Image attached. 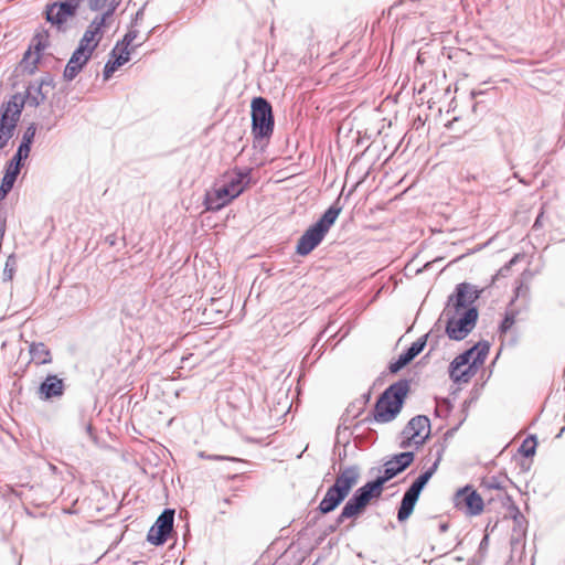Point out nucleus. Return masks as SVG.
Returning a JSON list of instances; mask_svg holds the SVG:
<instances>
[{
	"mask_svg": "<svg viewBox=\"0 0 565 565\" xmlns=\"http://www.w3.org/2000/svg\"><path fill=\"white\" fill-rule=\"evenodd\" d=\"M19 97L12 94L7 100L0 104V124L17 130L22 116V107L18 102Z\"/></svg>",
	"mask_w": 565,
	"mask_h": 565,
	"instance_id": "f3484780",
	"label": "nucleus"
},
{
	"mask_svg": "<svg viewBox=\"0 0 565 565\" xmlns=\"http://www.w3.org/2000/svg\"><path fill=\"white\" fill-rule=\"evenodd\" d=\"M355 430L356 429H354L353 427L351 429L350 427H347V426H342V425L338 426L337 431H335V441H334V447H333V454L335 455L337 449L340 445L343 446V449L338 451V459L333 461V466H332L333 468L335 467V465L338 462L342 463L345 460V458L348 456L347 447L350 445V438Z\"/></svg>",
	"mask_w": 565,
	"mask_h": 565,
	"instance_id": "4be33fe9",
	"label": "nucleus"
},
{
	"mask_svg": "<svg viewBox=\"0 0 565 565\" xmlns=\"http://www.w3.org/2000/svg\"><path fill=\"white\" fill-rule=\"evenodd\" d=\"M122 65L117 62L116 60H113L110 56L108 57L107 62L105 63L104 65V70H103V79L105 82L109 81L114 73L119 68L121 67Z\"/></svg>",
	"mask_w": 565,
	"mask_h": 565,
	"instance_id": "e433bc0d",
	"label": "nucleus"
},
{
	"mask_svg": "<svg viewBox=\"0 0 565 565\" xmlns=\"http://www.w3.org/2000/svg\"><path fill=\"white\" fill-rule=\"evenodd\" d=\"M36 131H38V124L30 122L22 131V135H26V137L35 140Z\"/></svg>",
	"mask_w": 565,
	"mask_h": 565,
	"instance_id": "864d4df0",
	"label": "nucleus"
},
{
	"mask_svg": "<svg viewBox=\"0 0 565 565\" xmlns=\"http://www.w3.org/2000/svg\"><path fill=\"white\" fill-rule=\"evenodd\" d=\"M38 84H41L42 87H55L54 76L51 73H45L39 81H35Z\"/></svg>",
	"mask_w": 565,
	"mask_h": 565,
	"instance_id": "09e8293b",
	"label": "nucleus"
},
{
	"mask_svg": "<svg viewBox=\"0 0 565 565\" xmlns=\"http://www.w3.org/2000/svg\"><path fill=\"white\" fill-rule=\"evenodd\" d=\"M34 87L33 83H29L25 90L23 93H15L14 96L19 97L18 102L19 105L22 107V110L24 109L25 105L30 107H39L41 104H43L46 99V96L38 97L32 93V89Z\"/></svg>",
	"mask_w": 565,
	"mask_h": 565,
	"instance_id": "a878e982",
	"label": "nucleus"
},
{
	"mask_svg": "<svg viewBox=\"0 0 565 565\" xmlns=\"http://www.w3.org/2000/svg\"><path fill=\"white\" fill-rule=\"evenodd\" d=\"M146 4L138 9V11L131 17L130 28H136L143 19Z\"/></svg>",
	"mask_w": 565,
	"mask_h": 565,
	"instance_id": "603ef678",
	"label": "nucleus"
},
{
	"mask_svg": "<svg viewBox=\"0 0 565 565\" xmlns=\"http://www.w3.org/2000/svg\"><path fill=\"white\" fill-rule=\"evenodd\" d=\"M434 449L436 450V458H435V461L433 462V465L430 467H435L436 466V470L438 469L439 467V463L443 459V455L446 450V445L444 443H437L434 445Z\"/></svg>",
	"mask_w": 565,
	"mask_h": 565,
	"instance_id": "c03bdc74",
	"label": "nucleus"
},
{
	"mask_svg": "<svg viewBox=\"0 0 565 565\" xmlns=\"http://www.w3.org/2000/svg\"><path fill=\"white\" fill-rule=\"evenodd\" d=\"M481 486L489 489V490H499L503 491L504 487L502 482L500 481V478L498 476H491L489 478H484L481 482Z\"/></svg>",
	"mask_w": 565,
	"mask_h": 565,
	"instance_id": "ea45409f",
	"label": "nucleus"
},
{
	"mask_svg": "<svg viewBox=\"0 0 565 565\" xmlns=\"http://www.w3.org/2000/svg\"><path fill=\"white\" fill-rule=\"evenodd\" d=\"M141 44L132 45L131 47L124 46L122 44H119V42H116L115 46L110 51L109 55L113 60H116L121 65H125L130 61V55L134 50L139 47Z\"/></svg>",
	"mask_w": 565,
	"mask_h": 565,
	"instance_id": "c85d7f7f",
	"label": "nucleus"
},
{
	"mask_svg": "<svg viewBox=\"0 0 565 565\" xmlns=\"http://www.w3.org/2000/svg\"><path fill=\"white\" fill-rule=\"evenodd\" d=\"M17 271V257L15 254H11L8 256L6 260V265L3 268V281H11Z\"/></svg>",
	"mask_w": 565,
	"mask_h": 565,
	"instance_id": "72a5a7b5",
	"label": "nucleus"
},
{
	"mask_svg": "<svg viewBox=\"0 0 565 565\" xmlns=\"http://www.w3.org/2000/svg\"><path fill=\"white\" fill-rule=\"evenodd\" d=\"M489 546V532H484L483 537L481 539L478 547V554L481 558L484 557Z\"/></svg>",
	"mask_w": 565,
	"mask_h": 565,
	"instance_id": "8fccbe9b",
	"label": "nucleus"
},
{
	"mask_svg": "<svg viewBox=\"0 0 565 565\" xmlns=\"http://www.w3.org/2000/svg\"><path fill=\"white\" fill-rule=\"evenodd\" d=\"M399 437H401V440L398 443V447L401 449H407L409 448L412 445H415L416 446V441H418V439H414L413 437H411L409 435H401L399 434Z\"/></svg>",
	"mask_w": 565,
	"mask_h": 565,
	"instance_id": "de8ad7c7",
	"label": "nucleus"
},
{
	"mask_svg": "<svg viewBox=\"0 0 565 565\" xmlns=\"http://www.w3.org/2000/svg\"><path fill=\"white\" fill-rule=\"evenodd\" d=\"M454 507L468 516L480 515L484 509L481 494L471 484L459 488L454 494Z\"/></svg>",
	"mask_w": 565,
	"mask_h": 565,
	"instance_id": "9d476101",
	"label": "nucleus"
},
{
	"mask_svg": "<svg viewBox=\"0 0 565 565\" xmlns=\"http://www.w3.org/2000/svg\"><path fill=\"white\" fill-rule=\"evenodd\" d=\"M33 143H34L33 139L26 137V135H22L17 150L30 156Z\"/></svg>",
	"mask_w": 565,
	"mask_h": 565,
	"instance_id": "79ce46f5",
	"label": "nucleus"
},
{
	"mask_svg": "<svg viewBox=\"0 0 565 565\" xmlns=\"http://www.w3.org/2000/svg\"><path fill=\"white\" fill-rule=\"evenodd\" d=\"M125 532H121L116 539L110 543L108 550L105 552L104 556L110 555L111 551L121 542Z\"/></svg>",
	"mask_w": 565,
	"mask_h": 565,
	"instance_id": "13d9d810",
	"label": "nucleus"
},
{
	"mask_svg": "<svg viewBox=\"0 0 565 565\" xmlns=\"http://www.w3.org/2000/svg\"><path fill=\"white\" fill-rule=\"evenodd\" d=\"M20 172H21V169H18V168L6 162L4 168H3V175L9 177L10 179L17 181Z\"/></svg>",
	"mask_w": 565,
	"mask_h": 565,
	"instance_id": "a18cd8bd",
	"label": "nucleus"
},
{
	"mask_svg": "<svg viewBox=\"0 0 565 565\" xmlns=\"http://www.w3.org/2000/svg\"><path fill=\"white\" fill-rule=\"evenodd\" d=\"M543 216H544V207H541L540 212H539V214H537V216H536V218H535V221H534V223L532 225V228L534 231H536L540 227H542V218H543Z\"/></svg>",
	"mask_w": 565,
	"mask_h": 565,
	"instance_id": "bf43d9fd",
	"label": "nucleus"
},
{
	"mask_svg": "<svg viewBox=\"0 0 565 565\" xmlns=\"http://www.w3.org/2000/svg\"><path fill=\"white\" fill-rule=\"evenodd\" d=\"M119 0H110L107 9L103 13L96 15L93 20L104 29H107L111 23V19L119 6Z\"/></svg>",
	"mask_w": 565,
	"mask_h": 565,
	"instance_id": "7c9ffc66",
	"label": "nucleus"
},
{
	"mask_svg": "<svg viewBox=\"0 0 565 565\" xmlns=\"http://www.w3.org/2000/svg\"><path fill=\"white\" fill-rule=\"evenodd\" d=\"M29 353L32 361L39 365L50 364L52 354L50 349L43 342H32L29 347Z\"/></svg>",
	"mask_w": 565,
	"mask_h": 565,
	"instance_id": "393cba45",
	"label": "nucleus"
},
{
	"mask_svg": "<svg viewBox=\"0 0 565 565\" xmlns=\"http://www.w3.org/2000/svg\"><path fill=\"white\" fill-rule=\"evenodd\" d=\"M65 393V382L56 374H47L40 383L38 394L42 401L60 398Z\"/></svg>",
	"mask_w": 565,
	"mask_h": 565,
	"instance_id": "2eb2a0df",
	"label": "nucleus"
},
{
	"mask_svg": "<svg viewBox=\"0 0 565 565\" xmlns=\"http://www.w3.org/2000/svg\"><path fill=\"white\" fill-rule=\"evenodd\" d=\"M503 503H509V512L514 521V526L512 530H516L518 527L521 530V527H523L526 524V520L524 515L520 512L519 508L514 504L511 497L508 495L505 492L503 497Z\"/></svg>",
	"mask_w": 565,
	"mask_h": 565,
	"instance_id": "2f4dec72",
	"label": "nucleus"
},
{
	"mask_svg": "<svg viewBox=\"0 0 565 565\" xmlns=\"http://www.w3.org/2000/svg\"><path fill=\"white\" fill-rule=\"evenodd\" d=\"M412 391V380L402 377L390 384L376 398L372 411L353 428L359 429L365 424H387L397 418L404 408Z\"/></svg>",
	"mask_w": 565,
	"mask_h": 565,
	"instance_id": "f03ea898",
	"label": "nucleus"
},
{
	"mask_svg": "<svg viewBox=\"0 0 565 565\" xmlns=\"http://www.w3.org/2000/svg\"><path fill=\"white\" fill-rule=\"evenodd\" d=\"M452 411V404L448 398H443L434 409V415L438 418H446Z\"/></svg>",
	"mask_w": 565,
	"mask_h": 565,
	"instance_id": "c9c22d12",
	"label": "nucleus"
},
{
	"mask_svg": "<svg viewBox=\"0 0 565 565\" xmlns=\"http://www.w3.org/2000/svg\"><path fill=\"white\" fill-rule=\"evenodd\" d=\"M93 54L89 52H85L79 50L77 46L73 51L68 62L66 63L63 71V78L66 82H72L76 78V76L83 71V68L88 64Z\"/></svg>",
	"mask_w": 565,
	"mask_h": 565,
	"instance_id": "a211bd4d",
	"label": "nucleus"
},
{
	"mask_svg": "<svg viewBox=\"0 0 565 565\" xmlns=\"http://www.w3.org/2000/svg\"><path fill=\"white\" fill-rule=\"evenodd\" d=\"M105 31L106 29H104L97 22L92 20L87 29L85 30L84 34L79 39L77 47L79 50L94 54L100 41L103 40Z\"/></svg>",
	"mask_w": 565,
	"mask_h": 565,
	"instance_id": "6ab92c4d",
	"label": "nucleus"
},
{
	"mask_svg": "<svg viewBox=\"0 0 565 565\" xmlns=\"http://www.w3.org/2000/svg\"><path fill=\"white\" fill-rule=\"evenodd\" d=\"M81 6L73 0H57L46 3L43 15L57 31H65L68 19L76 17Z\"/></svg>",
	"mask_w": 565,
	"mask_h": 565,
	"instance_id": "1a4fd4ad",
	"label": "nucleus"
},
{
	"mask_svg": "<svg viewBox=\"0 0 565 565\" xmlns=\"http://www.w3.org/2000/svg\"><path fill=\"white\" fill-rule=\"evenodd\" d=\"M537 446V436L535 434H530L519 446L518 454H520L525 459H532L536 454Z\"/></svg>",
	"mask_w": 565,
	"mask_h": 565,
	"instance_id": "cd10ccee",
	"label": "nucleus"
},
{
	"mask_svg": "<svg viewBox=\"0 0 565 565\" xmlns=\"http://www.w3.org/2000/svg\"><path fill=\"white\" fill-rule=\"evenodd\" d=\"M227 402L232 408L237 411L243 409L245 405L249 404V401L242 388L231 390L227 395Z\"/></svg>",
	"mask_w": 565,
	"mask_h": 565,
	"instance_id": "c756f323",
	"label": "nucleus"
},
{
	"mask_svg": "<svg viewBox=\"0 0 565 565\" xmlns=\"http://www.w3.org/2000/svg\"><path fill=\"white\" fill-rule=\"evenodd\" d=\"M19 97L12 94L7 100L0 104V124L17 130L22 116V107L18 102Z\"/></svg>",
	"mask_w": 565,
	"mask_h": 565,
	"instance_id": "dca6fc26",
	"label": "nucleus"
},
{
	"mask_svg": "<svg viewBox=\"0 0 565 565\" xmlns=\"http://www.w3.org/2000/svg\"><path fill=\"white\" fill-rule=\"evenodd\" d=\"M365 438H366L367 443L374 444L377 439L376 430L373 428H369L367 431L365 433Z\"/></svg>",
	"mask_w": 565,
	"mask_h": 565,
	"instance_id": "052dcab7",
	"label": "nucleus"
},
{
	"mask_svg": "<svg viewBox=\"0 0 565 565\" xmlns=\"http://www.w3.org/2000/svg\"><path fill=\"white\" fill-rule=\"evenodd\" d=\"M85 427V430L86 433L88 434V436L92 438V439H96V436L94 434V427H93V424L90 422L86 423L84 425Z\"/></svg>",
	"mask_w": 565,
	"mask_h": 565,
	"instance_id": "0e129e2a",
	"label": "nucleus"
},
{
	"mask_svg": "<svg viewBox=\"0 0 565 565\" xmlns=\"http://www.w3.org/2000/svg\"><path fill=\"white\" fill-rule=\"evenodd\" d=\"M516 535H512L511 537V553L512 555L520 550L522 554L525 548V536L527 532H514Z\"/></svg>",
	"mask_w": 565,
	"mask_h": 565,
	"instance_id": "f704fd0d",
	"label": "nucleus"
},
{
	"mask_svg": "<svg viewBox=\"0 0 565 565\" xmlns=\"http://www.w3.org/2000/svg\"><path fill=\"white\" fill-rule=\"evenodd\" d=\"M178 532H147L146 541L154 546H161L173 539Z\"/></svg>",
	"mask_w": 565,
	"mask_h": 565,
	"instance_id": "473e14b6",
	"label": "nucleus"
},
{
	"mask_svg": "<svg viewBox=\"0 0 565 565\" xmlns=\"http://www.w3.org/2000/svg\"><path fill=\"white\" fill-rule=\"evenodd\" d=\"M252 183V169L235 167L231 174H224L221 181L205 191L203 205L205 211L218 212L243 194Z\"/></svg>",
	"mask_w": 565,
	"mask_h": 565,
	"instance_id": "7ed1b4c3",
	"label": "nucleus"
},
{
	"mask_svg": "<svg viewBox=\"0 0 565 565\" xmlns=\"http://www.w3.org/2000/svg\"><path fill=\"white\" fill-rule=\"evenodd\" d=\"M50 44V31L44 28L36 30L29 43V46L34 51L35 61L42 62L44 52Z\"/></svg>",
	"mask_w": 565,
	"mask_h": 565,
	"instance_id": "5701e85b",
	"label": "nucleus"
},
{
	"mask_svg": "<svg viewBox=\"0 0 565 565\" xmlns=\"http://www.w3.org/2000/svg\"><path fill=\"white\" fill-rule=\"evenodd\" d=\"M465 420L466 416L455 427L448 429L444 435L445 439L452 437V435L459 429V427L462 425Z\"/></svg>",
	"mask_w": 565,
	"mask_h": 565,
	"instance_id": "680f3d73",
	"label": "nucleus"
},
{
	"mask_svg": "<svg viewBox=\"0 0 565 565\" xmlns=\"http://www.w3.org/2000/svg\"><path fill=\"white\" fill-rule=\"evenodd\" d=\"M522 257V254H515L509 262L505 263L507 266L511 269Z\"/></svg>",
	"mask_w": 565,
	"mask_h": 565,
	"instance_id": "69168bd1",
	"label": "nucleus"
},
{
	"mask_svg": "<svg viewBox=\"0 0 565 565\" xmlns=\"http://www.w3.org/2000/svg\"><path fill=\"white\" fill-rule=\"evenodd\" d=\"M175 509L164 508L149 530H174Z\"/></svg>",
	"mask_w": 565,
	"mask_h": 565,
	"instance_id": "bb28decb",
	"label": "nucleus"
},
{
	"mask_svg": "<svg viewBox=\"0 0 565 565\" xmlns=\"http://www.w3.org/2000/svg\"><path fill=\"white\" fill-rule=\"evenodd\" d=\"M342 209L340 196H338L318 220L309 225L301 234L297 241L295 254L301 257L311 254L323 242L324 237L337 222Z\"/></svg>",
	"mask_w": 565,
	"mask_h": 565,
	"instance_id": "39448f33",
	"label": "nucleus"
},
{
	"mask_svg": "<svg viewBox=\"0 0 565 565\" xmlns=\"http://www.w3.org/2000/svg\"><path fill=\"white\" fill-rule=\"evenodd\" d=\"M459 121H460V118H459V117H454L450 121H448V124L446 125V127H447L448 129H450V130H456V131H458L459 134H465V132L468 130V128H467V127H465V128H462V129H456V127H455V126H456V124H458Z\"/></svg>",
	"mask_w": 565,
	"mask_h": 565,
	"instance_id": "4d7b16f0",
	"label": "nucleus"
},
{
	"mask_svg": "<svg viewBox=\"0 0 565 565\" xmlns=\"http://www.w3.org/2000/svg\"><path fill=\"white\" fill-rule=\"evenodd\" d=\"M253 147L264 152L275 129V116L270 102L255 96L250 102Z\"/></svg>",
	"mask_w": 565,
	"mask_h": 565,
	"instance_id": "0eeeda50",
	"label": "nucleus"
},
{
	"mask_svg": "<svg viewBox=\"0 0 565 565\" xmlns=\"http://www.w3.org/2000/svg\"><path fill=\"white\" fill-rule=\"evenodd\" d=\"M34 84V87L32 89V93L38 96V97H42V96H46V93L43 92V87L41 86V84H38L35 81L32 82Z\"/></svg>",
	"mask_w": 565,
	"mask_h": 565,
	"instance_id": "e2e57ef3",
	"label": "nucleus"
},
{
	"mask_svg": "<svg viewBox=\"0 0 565 565\" xmlns=\"http://www.w3.org/2000/svg\"><path fill=\"white\" fill-rule=\"evenodd\" d=\"M139 31L136 28H128V31L124 34V36L118 40L119 44L124 46L131 47L132 42L137 39Z\"/></svg>",
	"mask_w": 565,
	"mask_h": 565,
	"instance_id": "a19ab883",
	"label": "nucleus"
},
{
	"mask_svg": "<svg viewBox=\"0 0 565 565\" xmlns=\"http://www.w3.org/2000/svg\"><path fill=\"white\" fill-rule=\"evenodd\" d=\"M29 157L30 156L15 150L14 154L7 161V163L22 170Z\"/></svg>",
	"mask_w": 565,
	"mask_h": 565,
	"instance_id": "58836bf2",
	"label": "nucleus"
},
{
	"mask_svg": "<svg viewBox=\"0 0 565 565\" xmlns=\"http://www.w3.org/2000/svg\"><path fill=\"white\" fill-rule=\"evenodd\" d=\"M385 482L376 476L374 479L369 480L365 484L358 488L352 495L345 501L341 512L337 516L333 524H330L327 530H338L347 520H351L350 527L355 525L354 521L361 516L372 500L380 499Z\"/></svg>",
	"mask_w": 565,
	"mask_h": 565,
	"instance_id": "20e7f679",
	"label": "nucleus"
},
{
	"mask_svg": "<svg viewBox=\"0 0 565 565\" xmlns=\"http://www.w3.org/2000/svg\"><path fill=\"white\" fill-rule=\"evenodd\" d=\"M360 477V467L351 465L339 472L334 482L331 484L344 494L349 495Z\"/></svg>",
	"mask_w": 565,
	"mask_h": 565,
	"instance_id": "aec40b11",
	"label": "nucleus"
},
{
	"mask_svg": "<svg viewBox=\"0 0 565 565\" xmlns=\"http://www.w3.org/2000/svg\"><path fill=\"white\" fill-rule=\"evenodd\" d=\"M522 288V285L518 286L515 289H514V296L512 297V299L510 300L507 309H505V312L503 315V318L502 320L499 322V326H498V333L500 335H503V334H507L511 328L513 327V324L515 323V320H516V317L520 315L521 310L519 308H516L514 306L515 303V300L519 298L520 296V290Z\"/></svg>",
	"mask_w": 565,
	"mask_h": 565,
	"instance_id": "412c9836",
	"label": "nucleus"
},
{
	"mask_svg": "<svg viewBox=\"0 0 565 565\" xmlns=\"http://www.w3.org/2000/svg\"><path fill=\"white\" fill-rule=\"evenodd\" d=\"M347 498V494H344L333 486H330L327 489V492L323 495L322 500L319 502L317 509L308 513L306 518V526L302 530H307L308 527L315 526L320 516L327 515L337 510Z\"/></svg>",
	"mask_w": 565,
	"mask_h": 565,
	"instance_id": "9b49d317",
	"label": "nucleus"
},
{
	"mask_svg": "<svg viewBox=\"0 0 565 565\" xmlns=\"http://www.w3.org/2000/svg\"><path fill=\"white\" fill-rule=\"evenodd\" d=\"M108 0H88V8L90 11L102 10Z\"/></svg>",
	"mask_w": 565,
	"mask_h": 565,
	"instance_id": "5fc2aeb1",
	"label": "nucleus"
},
{
	"mask_svg": "<svg viewBox=\"0 0 565 565\" xmlns=\"http://www.w3.org/2000/svg\"><path fill=\"white\" fill-rule=\"evenodd\" d=\"M105 241H106V243L109 244V246H115L117 243V236H116V234L107 235Z\"/></svg>",
	"mask_w": 565,
	"mask_h": 565,
	"instance_id": "774afa93",
	"label": "nucleus"
},
{
	"mask_svg": "<svg viewBox=\"0 0 565 565\" xmlns=\"http://www.w3.org/2000/svg\"><path fill=\"white\" fill-rule=\"evenodd\" d=\"M491 343L488 340H479L472 347L459 353L448 366L450 380L455 384L468 383L486 362Z\"/></svg>",
	"mask_w": 565,
	"mask_h": 565,
	"instance_id": "423d86ee",
	"label": "nucleus"
},
{
	"mask_svg": "<svg viewBox=\"0 0 565 565\" xmlns=\"http://www.w3.org/2000/svg\"><path fill=\"white\" fill-rule=\"evenodd\" d=\"M522 257V254H515L509 262L505 263L507 266L511 269Z\"/></svg>",
	"mask_w": 565,
	"mask_h": 565,
	"instance_id": "338daca9",
	"label": "nucleus"
},
{
	"mask_svg": "<svg viewBox=\"0 0 565 565\" xmlns=\"http://www.w3.org/2000/svg\"><path fill=\"white\" fill-rule=\"evenodd\" d=\"M486 288L468 281L459 282L448 296L443 315L446 317L445 334L451 341L465 340L476 328L479 309L476 306Z\"/></svg>",
	"mask_w": 565,
	"mask_h": 565,
	"instance_id": "f257e3e1",
	"label": "nucleus"
},
{
	"mask_svg": "<svg viewBox=\"0 0 565 565\" xmlns=\"http://www.w3.org/2000/svg\"><path fill=\"white\" fill-rule=\"evenodd\" d=\"M17 181L10 179L9 177H6L2 174V178H1V181H0V186L4 188L6 190H9L10 192L12 191L14 184H15Z\"/></svg>",
	"mask_w": 565,
	"mask_h": 565,
	"instance_id": "6e6d98bb",
	"label": "nucleus"
},
{
	"mask_svg": "<svg viewBox=\"0 0 565 565\" xmlns=\"http://www.w3.org/2000/svg\"><path fill=\"white\" fill-rule=\"evenodd\" d=\"M201 458L210 459V460H230V461H238V458L230 457V456H221V455H206L204 451L199 454Z\"/></svg>",
	"mask_w": 565,
	"mask_h": 565,
	"instance_id": "3c124183",
	"label": "nucleus"
},
{
	"mask_svg": "<svg viewBox=\"0 0 565 565\" xmlns=\"http://www.w3.org/2000/svg\"><path fill=\"white\" fill-rule=\"evenodd\" d=\"M14 128L0 124V151L3 150L15 134Z\"/></svg>",
	"mask_w": 565,
	"mask_h": 565,
	"instance_id": "4c0bfd02",
	"label": "nucleus"
},
{
	"mask_svg": "<svg viewBox=\"0 0 565 565\" xmlns=\"http://www.w3.org/2000/svg\"><path fill=\"white\" fill-rule=\"evenodd\" d=\"M430 419L426 415H416L412 417L405 427L402 429L401 435H409L416 441V448L422 447L430 438Z\"/></svg>",
	"mask_w": 565,
	"mask_h": 565,
	"instance_id": "4468645a",
	"label": "nucleus"
},
{
	"mask_svg": "<svg viewBox=\"0 0 565 565\" xmlns=\"http://www.w3.org/2000/svg\"><path fill=\"white\" fill-rule=\"evenodd\" d=\"M436 472V466L422 471L419 476L405 490L397 508V520L405 522L414 512L415 505L431 477Z\"/></svg>",
	"mask_w": 565,
	"mask_h": 565,
	"instance_id": "6e6552de",
	"label": "nucleus"
},
{
	"mask_svg": "<svg viewBox=\"0 0 565 565\" xmlns=\"http://www.w3.org/2000/svg\"><path fill=\"white\" fill-rule=\"evenodd\" d=\"M430 332L425 333L414 341L408 348L402 351V353L394 360H392L387 369L390 373L396 374L406 367L415 358H417L426 348Z\"/></svg>",
	"mask_w": 565,
	"mask_h": 565,
	"instance_id": "ddd939ff",
	"label": "nucleus"
},
{
	"mask_svg": "<svg viewBox=\"0 0 565 565\" xmlns=\"http://www.w3.org/2000/svg\"><path fill=\"white\" fill-rule=\"evenodd\" d=\"M511 269L509 268V266H507L505 264L499 268V270L491 277V280H490V284L487 285L484 288L486 290L489 289L490 287H492L495 281L501 278V277H508L509 274H510Z\"/></svg>",
	"mask_w": 565,
	"mask_h": 565,
	"instance_id": "37998d69",
	"label": "nucleus"
},
{
	"mask_svg": "<svg viewBox=\"0 0 565 565\" xmlns=\"http://www.w3.org/2000/svg\"><path fill=\"white\" fill-rule=\"evenodd\" d=\"M415 451L406 450L392 455L388 457L382 466V470L377 468L380 475H377L385 483L404 472L415 461Z\"/></svg>",
	"mask_w": 565,
	"mask_h": 565,
	"instance_id": "f8f14e48",
	"label": "nucleus"
},
{
	"mask_svg": "<svg viewBox=\"0 0 565 565\" xmlns=\"http://www.w3.org/2000/svg\"><path fill=\"white\" fill-rule=\"evenodd\" d=\"M371 396H372V393H371V390H369L367 392H365L364 394H362L361 396V399L359 401V403L361 404L360 408L358 409L356 414L353 415V417H358L360 416L363 412H364V407L369 404V402L371 401Z\"/></svg>",
	"mask_w": 565,
	"mask_h": 565,
	"instance_id": "49530a36",
	"label": "nucleus"
},
{
	"mask_svg": "<svg viewBox=\"0 0 565 565\" xmlns=\"http://www.w3.org/2000/svg\"><path fill=\"white\" fill-rule=\"evenodd\" d=\"M41 61H35L34 51L28 45L22 58L15 66L14 72L17 75H33L36 73Z\"/></svg>",
	"mask_w": 565,
	"mask_h": 565,
	"instance_id": "b1692460",
	"label": "nucleus"
}]
</instances>
